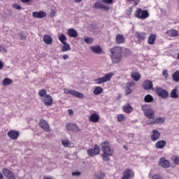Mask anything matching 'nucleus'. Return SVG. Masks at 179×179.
<instances>
[{
	"label": "nucleus",
	"mask_w": 179,
	"mask_h": 179,
	"mask_svg": "<svg viewBox=\"0 0 179 179\" xmlns=\"http://www.w3.org/2000/svg\"><path fill=\"white\" fill-rule=\"evenodd\" d=\"M101 148L102 150V160H103V162H110V156L114 155V149L111 148L110 142H108V141H105L101 143Z\"/></svg>",
	"instance_id": "f257e3e1"
},
{
	"label": "nucleus",
	"mask_w": 179,
	"mask_h": 179,
	"mask_svg": "<svg viewBox=\"0 0 179 179\" xmlns=\"http://www.w3.org/2000/svg\"><path fill=\"white\" fill-rule=\"evenodd\" d=\"M110 59L112 64H118L121 61H122V47H115L112 48L110 50Z\"/></svg>",
	"instance_id": "f03ea898"
},
{
	"label": "nucleus",
	"mask_w": 179,
	"mask_h": 179,
	"mask_svg": "<svg viewBox=\"0 0 179 179\" xmlns=\"http://www.w3.org/2000/svg\"><path fill=\"white\" fill-rule=\"evenodd\" d=\"M141 110L145 117H147L148 120H155V110L148 104L143 105Z\"/></svg>",
	"instance_id": "7ed1b4c3"
},
{
	"label": "nucleus",
	"mask_w": 179,
	"mask_h": 179,
	"mask_svg": "<svg viewBox=\"0 0 179 179\" xmlns=\"http://www.w3.org/2000/svg\"><path fill=\"white\" fill-rule=\"evenodd\" d=\"M113 75H114V73H108L105 74L104 76L103 77L94 79V82L96 85H101V83H106L107 82H110Z\"/></svg>",
	"instance_id": "20e7f679"
},
{
	"label": "nucleus",
	"mask_w": 179,
	"mask_h": 179,
	"mask_svg": "<svg viewBox=\"0 0 179 179\" xmlns=\"http://www.w3.org/2000/svg\"><path fill=\"white\" fill-rule=\"evenodd\" d=\"M134 16L138 19H141L144 20L145 19H148V17H149V13L146 10L137 8L134 13Z\"/></svg>",
	"instance_id": "39448f33"
},
{
	"label": "nucleus",
	"mask_w": 179,
	"mask_h": 179,
	"mask_svg": "<svg viewBox=\"0 0 179 179\" xmlns=\"http://www.w3.org/2000/svg\"><path fill=\"white\" fill-rule=\"evenodd\" d=\"M64 92L65 94H71L72 96H75V97H78V99H83L85 97V94H83V93L78 91L70 90L69 89L64 88Z\"/></svg>",
	"instance_id": "423d86ee"
},
{
	"label": "nucleus",
	"mask_w": 179,
	"mask_h": 179,
	"mask_svg": "<svg viewBox=\"0 0 179 179\" xmlns=\"http://www.w3.org/2000/svg\"><path fill=\"white\" fill-rule=\"evenodd\" d=\"M155 92L157 96H159L162 99H167V97H169V92L160 87H157L155 88Z\"/></svg>",
	"instance_id": "0eeeda50"
},
{
	"label": "nucleus",
	"mask_w": 179,
	"mask_h": 179,
	"mask_svg": "<svg viewBox=\"0 0 179 179\" xmlns=\"http://www.w3.org/2000/svg\"><path fill=\"white\" fill-rule=\"evenodd\" d=\"M87 153L88 156H97V155L100 154V146L95 145L94 148L88 149Z\"/></svg>",
	"instance_id": "6e6552de"
},
{
	"label": "nucleus",
	"mask_w": 179,
	"mask_h": 179,
	"mask_svg": "<svg viewBox=\"0 0 179 179\" xmlns=\"http://www.w3.org/2000/svg\"><path fill=\"white\" fill-rule=\"evenodd\" d=\"M165 121H166V118L163 117H157L156 119H155V120L148 121L147 124L148 125H157L160 124H164Z\"/></svg>",
	"instance_id": "1a4fd4ad"
},
{
	"label": "nucleus",
	"mask_w": 179,
	"mask_h": 179,
	"mask_svg": "<svg viewBox=\"0 0 179 179\" xmlns=\"http://www.w3.org/2000/svg\"><path fill=\"white\" fill-rule=\"evenodd\" d=\"M39 125L43 131L45 132H51V127H50V124L45 120H41L39 122Z\"/></svg>",
	"instance_id": "9d476101"
},
{
	"label": "nucleus",
	"mask_w": 179,
	"mask_h": 179,
	"mask_svg": "<svg viewBox=\"0 0 179 179\" xmlns=\"http://www.w3.org/2000/svg\"><path fill=\"white\" fill-rule=\"evenodd\" d=\"M41 101L45 104V106H47L48 107H50V106H52V103L54 101V100L52 99V97L49 94L45 95L44 98H42Z\"/></svg>",
	"instance_id": "9b49d317"
},
{
	"label": "nucleus",
	"mask_w": 179,
	"mask_h": 179,
	"mask_svg": "<svg viewBox=\"0 0 179 179\" xmlns=\"http://www.w3.org/2000/svg\"><path fill=\"white\" fill-rule=\"evenodd\" d=\"M66 128L67 131H71V132H79V131H80L78 125L73 123H68L66 125Z\"/></svg>",
	"instance_id": "f8f14e48"
},
{
	"label": "nucleus",
	"mask_w": 179,
	"mask_h": 179,
	"mask_svg": "<svg viewBox=\"0 0 179 179\" xmlns=\"http://www.w3.org/2000/svg\"><path fill=\"white\" fill-rule=\"evenodd\" d=\"M32 16L36 19H43L44 17H47V13L43 10H41L39 12L34 11L32 13Z\"/></svg>",
	"instance_id": "ddd939ff"
},
{
	"label": "nucleus",
	"mask_w": 179,
	"mask_h": 179,
	"mask_svg": "<svg viewBox=\"0 0 179 179\" xmlns=\"http://www.w3.org/2000/svg\"><path fill=\"white\" fill-rule=\"evenodd\" d=\"M2 173L5 177L8 179H16V177H15V174L10 171V170L8 169H3Z\"/></svg>",
	"instance_id": "4468645a"
},
{
	"label": "nucleus",
	"mask_w": 179,
	"mask_h": 179,
	"mask_svg": "<svg viewBox=\"0 0 179 179\" xmlns=\"http://www.w3.org/2000/svg\"><path fill=\"white\" fill-rule=\"evenodd\" d=\"M134 86H135V82H134V81L126 83L124 90H125L127 96H128V95L131 94V93H132V89H131V87H134Z\"/></svg>",
	"instance_id": "2eb2a0df"
},
{
	"label": "nucleus",
	"mask_w": 179,
	"mask_h": 179,
	"mask_svg": "<svg viewBox=\"0 0 179 179\" xmlns=\"http://www.w3.org/2000/svg\"><path fill=\"white\" fill-rule=\"evenodd\" d=\"M94 8L96 9H101V10H105L106 12H108V10H110V7L100 2H96L94 3Z\"/></svg>",
	"instance_id": "dca6fc26"
},
{
	"label": "nucleus",
	"mask_w": 179,
	"mask_h": 179,
	"mask_svg": "<svg viewBox=\"0 0 179 179\" xmlns=\"http://www.w3.org/2000/svg\"><path fill=\"white\" fill-rule=\"evenodd\" d=\"M160 135H161L160 132L157 129L152 130V134H151V141L152 142H156V141H159L160 138Z\"/></svg>",
	"instance_id": "f3484780"
},
{
	"label": "nucleus",
	"mask_w": 179,
	"mask_h": 179,
	"mask_svg": "<svg viewBox=\"0 0 179 179\" xmlns=\"http://www.w3.org/2000/svg\"><path fill=\"white\" fill-rule=\"evenodd\" d=\"M159 166H161V167H163L164 169H169V167H170V162L164 157L159 159Z\"/></svg>",
	"instance_id": "a211bd4d"
},
{
	"label": "nucleus",
	"mask_w": 179,
	"mask_h": 179,
	"mask_svg": "<svg viewBox=\"0 0 179 179\" xmlns=\"http://www.w3.org/2000/svg\"><path fill=\"white\" fill-rule=\"evenodd\" d=\"M134 171H132V170H131V169H127L123 173L122 179L132 178V177H134Z\"/></svg>",
	"instance_id": "6ab92c4d"
},
{
	"label": "nucleus",
	"mask_w": 179,
	"mask_h": 179,
	"mask_svg": "<svg viewBox=\"0 0 179 179\" xmlns=\"http://www.w3.org/2000/svg\"><path fill=\"white\" fill-rule=\"evenodd\" d=\"M143 87L145 90H152L153 89V83L149 80H146L143 82Z\"/></svg>",
	"instance_id": "aec40b11"
},
{
	"label": "nucleus",
	"mask_w": 179,
	"mask_h": 179,
	"mask_svg": "<svg viewBox=\"0 0 179 179\" xmlns=\"http://www.w3.org/2000/svg\"><path fill=\"white\" fill-rule=\"evenodd\" d=\"M8 136L10 139L16 140L17 138H19V133L15 130H11L8 132Z\"/></svg>",
	"instance_id": "412c9836"
},
{
	"label": "nucleus",
	"mask_w": 179,
	"mask_h": 179,
	"mask_svg": "<svg viewBox=\"0 0 179 179\" xmlns=\"http://www.w3.org/2000/svg\"><path fill=\"white\" fill-rule=\"evenodd\" d=\"M100 120V115H99V114H97L96 113H92L89 119V121H90V122H99Z\"/></svg>",
	"instance_id": "4be33fe9"
},
{
	"label": "nucleus",
	"mask_w": 179,
	"mask_h": 179,
	"mask_svg": "<svg viewBox=\"0 0 179 179\" xmlns=\"http://www.w3.org/2000/svg\"><path fill=\"white\" fill-rule=\"evenodd\" d=\"M67 34L72 38H76L78 37V31L75 29H69L67 30Z\"/></svg>",
	"instance_id": "5701e85b"
},
{
	"label": "nucleus",
	"mask_w": 179,
	"mask_h": 179,
	"mask_svg": "<svg viewBox=\"0 0 179 179\" xmlns=\"http://www.w3.org/2000/svg\"><path fill=\"white\" fill-rule=\"evenodd\" d=\"M167 145V143L164 140H161L155 143V148L157 149H164V147Z\"/></svg>",
	"instance_id": "b1692460"
},
{
	"label": "nucleus",
	"mask_w": 179,
	"mask_h": 179,
	"mask_svg": "<svg viewBox=\"0 0 179 179\" xmlns=\"http://www.w3.org/2000/svg\"><path fill=\"white\" fill-rule=\"evenodd\" d=\"M90 50L94 54H101V51H103V49L99 45L91 46Z\"/></svg>",
	"instance_id": "393cba45"
},
{
	"label": "nucleus",
	"mask_w": 179,
	"mask_h": 179,
	"mask_svg": "<svg viewBox=\"0 0 179 179\" xmlns=\"http://www.w3.org/2000/svg\"><path fill=\"white\" fill-rule=\"evenodd\" d=\"M122 110L124 113H126L127 114H131L132 113V106L129 103H127L122 106Z\"/></svg>",
	"instance_id": "a878e982"
},
{
	"label": "nucleus",
	"mask_w": 179,
	"mask_h": 179,
	"mask_svg": "<svg viewBox=\"0 0 179 179\" xmlns=\"http://www.w3.org/2000/svg\"><path fill=\"white\" fill-rule=\"evenodd\" d=\"M136 38H137L139 41H143L145 38H146V34L143 32H136L135 34Z\"/></svg>",
	"instance_id": "bb28decb"
},
{
	"label": "nucleus",
	"mask_w": 179,
	"mask_h": 179,
	"mask_svg": "<svg viewBox=\"0 0 179 179\" xmlns=\"http://www.w3.org/2000/svg\"><path fill=\"white\" fill-rule=\"evenodd\" d=\"M117 44H122L125 41V37L122 34H117L115 38Z\"/></svg>",
	"instance_id": "cd10ccee"
},
{
	"label": "nucleus",
	"mask_w": 179,
	"mask_h": 179,
	"mask_svg": "<svg viewBox=\"0 0 179 179\" xmlns=\"http://www.w3.org/2000/svg\"><path fill=\"white\" fill-rule=\"evenodd\" d=\"M43 41L45 44H47L48 45H51V44H52V38L50 35H44Z\"/></svg>",
	"instance_id": "c85d7f7f"
},
{
	"label": "nucleus",
	"mask_w": 179,
	"mask_h": 179,
	"mask_svg": "<svg viewBox=\"0 0 179 179\" xmlns=\"http://www.w3.org/2000/svg\"><path fill=\"white\" fill-rule=\"evenodd\" d=\"M155 41H156V34H151L148 38V44L153 45V44H155Z\"/></svg>",
	"instance_id": "c756f323"
},
{
	"label": "nucleus",
	"mask_w": 179,
	"mask_h": 179,
	"mask_svg": "<svg viewBox=\"0 0 179 179\" xmlns=\"http://www.w3.org/2000/svg\"><path fill=\"white\" fill-rule=\"evenodd\" d=\"M166 34H168V36H169L170 37H177V36H179L178 31L175 29L167 31Z\"/></svg>",
	"instance_id": "7c9ffc66"
},
{
	"label": "nucleus",
	"mask_w": 179,
	"mask_h": 179,
	"mask_svg": "<svg viewBox=\"0 0 179 179\" xmlns=\"http://www.w3.org/2000/svg\"><path fill=\"white\" fill-rule=\"evenodd\" d=\"M131 76L135 82H138L141 79V74L138 72L131 73Z\"/></svg>",
	"instance_id": "2f4dec72"
},
{
	"label": "nucleus",
	"mask_w": 179,
	"mask_h": 179,
	"mask_svg": "<svg viewBox=\"0 0 179 179\" xmlns=\"http://www.w3.org/2000/svg\"><path fill=\"white\" fill-rule=\"evenodd\" d=\"M178 89L174 88L172 90L170 94V97L171 99H178V94H177Z\"/></svg>",
	"instance_id": "473e14b6"
},
{
	"label": "nucleus",
	"mask_w": 179,
	"mask_h": 179,
	"mask_svg": "<svg viewBox=\"0 0 179 179\" xmlns=\"http://www.w3.org/2000/svg\"><path fill=\"white\" fill-rule=\"evenodd\" d=\"M3 86H9L13 83V80L10 78H6L3 80Z\"/></svg>",
	"instance_id": "72a5a7b5"
},
{
	"label": "nucleus",
	"mask_w": 179,
	"mask_h": 179,
	"mask_svg": "<svg viewBox=\"0 0 179 179\" xmlns=\"http://www.w3.org/2000/svg\"><path fill=\"white\" fill-rule=\"evenodd\" d=\"M172 79H173V82L178 83V82H179V71H176L174 73H173Z\"/></svg>",
	"instance_id": "f704fd0d"
},
{
	"label": "nucleus",
	"mask_w": 179,
	"mask_h": 179,
	"mask_svg": "<svg viewBox=\"0 0 179 179\" xmlns=\"http://www.w3.org/2000/svg\"><path fill=\"white\" fill-rule=\"evenodd\" d=\"M63 44H64V45L62 48V52H66V51H70L71 50V45H69V44L66 43V42H65Z\"/></svg>",
	"instance_id": "c9c22d12"
},
{
	"label": "nucleus",
	"mask_w": 179,
	"mask_h": 179,
	"mask_svg": "<svg viewBox=\"0 0 179 179\" xmlns=\"http://www.w3.org/2000/svg\"><path fill=\"white\" fill-rule=\"evenodd\" d=\"M103 92V88L101 87H96L94 90V94L95 96H99V94H101Z\"/></svg>",
	"instance_id": "e433bc0d"
},
{
	"label": "nucleus",
	"mask_w": 179,
	"mask_h": 179,
	"mask_svg": "<svg viewBox=\"0 0 179 179\" xmlns=\"http://www.w3.org/2000/svg\"><path fill=\"white\" fill-rule=\"evenodd\" d=\"M144 101L145 103H152L153 101V96L150 94H148L144 97Z\"/></svg>",
	"instance_id": "4c0bfd02"
},
{
	"label": "nucleus",
	"mask_w": 179,
	"mask_h": 179,
	"mask_svg": "<svg viewBox=\"0 0 179 179\" xmlns=\"http://www.w3.org/2000/svg\"><path fill=\"white\" fill-rule=\"evenodd\" d=\"M117 120L118 122H122L125 121V120H127V117H125V115H124L123 114H119L117 115Z\"/></svg>",
	"instance_id": "58836bf2"
},
{
	"label": "nucleus",
	"mask_w": 179,
	"mask_h": 179,
	"mask_svg": "<svg viewBox=\"0 0 179 179\" xmlns=\"http://www.w3.org/2000/svg\"><path fill=\"white\" fill-rule=\"evenodd\" d=\"M104 178V173L103 172H97L95 173L94 179H103Z\"/></svg>",
	"instance_id": "ea45409f"
},
{
	"label": "nucleus",
	"mask_w": 179,
	"mask_h": 179,
	"mask_svg": "<svg viewBox=\"0 0 179 179\" xmlns=\"http://www.w3.org/2000/svg\"><path fill=\"white\" fill-rule=\"evenodd\" d=\"M171 160H172V162H173L174 164H176V166L179 165V156L178 155H173L171 157Z\"/></svg>",
	"instance_id": "a19ab883"
},
{
	"label": "nucleus",
	"mask_w": 179,
	"mask_h": 179,
	"mask_svg": "<svg viewBox=\"0 0 179 179\" xmlns=\"http://www.w3.org/2000/svg\"><path fill=\"white\" fill-rule=\"evenodd\" d=\"M38 95L40 97H42V99H44L45 96H48V94H47V91L45 90H39Z\"/></svg>",
	"instance_id": "79ce46f5"
},
{
	"label": "nucleus",
	"mask_w": 179,
	"mask_h": 179,
	"mask_svg": "<svg viewBox=\"0 0 179 179\" xmlns=\"http://www.w3.org/2000/svg\"><path fill=\"white\" fill-rule=\"evenodd\" d=\"M59 40L61 41V43H62V44H65V43H66L67 38L65 34H62L59 36Z\"/></svg>",
	"instance_id": "37998d69"
},
{
	"label": "nucleus",
	"mask_w": 179,
	"mask_h": 179,
	"mask_svg": "<svg viewBox=\"0 0 179 179\" xmlns=\"http://www.w3.org/2000/svg\"><path fill=\"white\" fill-rule=\"evenodd\" d=\"M62 143L64 148H69L71 146V141L69 140H63Z\"/></svg>",
	"instance_id": "c03bdc74"
},
{
	"label": "nucleus",
	"mask_w": 179,
	"mask_h": 179,
	"mask_svg": "<svg viewBox=\"0 0 179 179\" xmlns=\"http://www.w3.org/2000/svg\"><path fill=\"white\" fill-rule=\"evenodd\" d=\"M123 54H124V57H129V55H131V52L129 49H125L123 52Z\"/></svg>",
	"instance_id": "a18cd8bd"
},
{
	"label": "nucleus",
	"mask_w": 179,
	"mask_h": 179,
	"mask_svg": "<svg viewBox=\"0 0 179 179\" xmlns=\"http://www.w3.org/2000/svg\"><path fill=\"white\" fill-rule=\"evenodd\" d=\"M85 41L86 44H92L93 43V38L87 37L85 38Z\"/></svg>",
	"instance_id": "49530a36"
},
{
	"label": "nucleus",
	"mask_w": 179,
	"mask_h": 179,
	"mask_svg": "<svg viewBox=\"0 0 179 179\" xmlns=\"http://www.w3.org/2000/svg\"><path fill=\"white\" fill-rule=\"evenodd\" d=\"M152 179H164L160 174H155L152 176Z\"/></svg>",
	"instance_id": "de8ad7c7"
},
{
	"label": "nucleus",
	"mask_w": 179,
	"mask_h": 179,
	"mask_svg": "<svg viewBox=\"0 0 179 179\" xmlns=\"http://www.w3.org/2000/svg\"><path fill=\"white\" fill-rule=\"evenodd\" d=\"M162 76L165 78V79H169V73L167 72V70H164L162 71Z\"/></svg>",
	"instance_id": "09e8293b"
},
{
	"label": "nucleus",
	"mask_w": 179,
	"mask_h": 179,
	"mask_svg": "<svg viewBox=\"0 0 179 179\" xmlns=\"http://www.w3.org/2000/svg\"><path fill=\"white\" fill-rule=\"evenodd\" d=\"M13 8H14L15 9H17V10H20V9H22V6L16 3L13 4Z\"/></svg>",
	"instance_id": "8fccbe9b"
},
{
	"label": "nucleus",
	"mask_w": 179,
	"mask_h": 179,
	"mask_svg": "<svg viewBox=\"0 0 179 179\" xmlns=\"http://www.w3.org/2000/svg\"><path fill=\"white\" fill-rule=\"evenodd\" d=\"M19 37L20 40H26V36L23 33H20Z\"/></svg>",
	"instance_id": "3c124183"
},
{
	"label": "nucleus",
	"mask_w": 179,
	"mask_h": 179,
	"mask_svg": "<svg viewBox=\"0 0 179 179\" xmlns=\"http://www.w3.org/2000/svg\"><path fill=\"white\" fill-rule=\"evenodd\" d=\"M103 2L106 5H110L113 2V0H103Z\"/></svg>",
	"instance_id": "603ef678"
},
{
	"label": "nucleus",
	"mask_w": 179,
	"mask_h": 179,
	"mask_svg": "<svg viewBox=\"0 0 179 179\" xmlns=\"http://www.w3.org/2000/svg\"><path fill=\"white\" fill-rule=\"evenodd\" d=\"M72 176H76V177H79V176H80V172L79 171L73 172Z\"/></svg>",
	"instance_id": "864d4df0"
},
{
	"label": "nucleus",
	"mask_w": 179,
	"mask_h": 179,
	"mask_svg": "<svg viewBox=\"0 0 179 179\" xmlns=\"http://www.w3.org/2000/svg\"><path fill=\"white\" fill-rule=\"evenodd\" d=\"M55 13H57V11H55L54 9H52L50 12L51 16H55Z\"/></svg>",
	"instance_id": "5fc2aeb1"
},
{
	"label": "nucleus",
	"mask_w": 179,
	"mask_h": 179,
	"mask_svg": "<svg viewBox=\"0 0 179 179\" xmlns=\"http://www.w3.org/2000/svg\"><path fill=\"white\" fill-rule=\"evenodd\" d=\"M5 51H6V50H5V48H3V46L0 45V52H5Z\"/></svg>",
	"instance_id": "6e6d98bb"
},
{
	"label": "nucleus",
	"mask_w": 179,
	"mask_h": 179,
	"mask_svg": "<svg viewBox=\"0 0 179 179\" xmlns=\"http://www.w3.org/2000/svg\"><path fill=\"white\" fill-rule=\"evenodd\" d=\"M68 58H69V56H68V55H63V59H64V61H66Z\"/></svg>",
	"instance_id": "4d7b16f0"
},
{
	"label": "nucleus",
	"mask_w": 179,
	"mask_h": 179,
	"mask_svg": "<svg viewBox=\"0 0 179 179\" xmlns=\"http://www.w3.org/2000/svg\"><path fill=\"white\" fill-rule=\"evenodd\" d=\"M68 113L69 115H72L73 114V110L72 109H69Z\"/></svg>",
	"instance_id": "13d9d810"
},
{
	"label": "nucleus",
	"mask_w": 179,
	"mask_h": 179,
	"mask_svg": "<svg viewBox=\"0 0 179 179\" xmlns=\"http://www.w3.org/2000/svg\"><path fill=\"white\" fill-rule=\"evenodd\" d=\"M24 3H27V2H30V0H21Z\"/></svg>",
	"instance_id": "bf43d9fd"
},
{
	"label": "nucleus",
	"mask_w": 179,
	"mask_h": 179,
	"mask_svg": "<svg viewBox=\"0 0 179 179\" xmlns=\"http://www.w3.org/2000/svg\"><path fill=\"white\" fill-rule=\"evenodd\" d=\"M2 68H3V63H2V62L0 61V69H2Z\"/></svg>",
	"instance_id": "052dcab7"
},
{
	"label": "nucleus",
	"mask_w": 179,
	"mask_h": 179,
	"mask_svg": "<svg viewBox=\"0 0 179 179\" xmlns=\"http://www.w3.org/2000/svg\"><path fill=\"white\" fill-rule=\"evenodd\" d=\"M0 179H3V175L0 172Z\"/></svg>",
	"instance_id": "680f3d73"
},
{
	"label": "nucleus",
	"mask_w": 179,
	"mask_h": 179,
	"mask_svg": "<svg viewBox=\"0 0 179 179\" xmlns=\"http://www.w3.org/2000/svg\"><path fill=\"white\" fill-rule=\"evenodd\" d=\"M76 3L82 2L83 0H74Z\"/></svg>",
	"instance_id": "e2e57ef3"
},
{
	"label": "nucleus",
	"mask_w": 179,
	"mask_h": 179,
	"mask_svg": "<svg viewBox=\"0 0 179 179\" xmlns=\"http://www.w3.org/2000/svg\"><path fill=\"white\" fill-rule=\"evenodd\" d=\"M43 179H52L51 178L44 177Z\"/></svg>",
	"instance_id": "0e129e2a"
},
{
	"label": "nucleus",
	"mask_w": 179,
	"mask_h": 179,
	"mask_svg": "<svg viewBox=\"0 0 179 179\" xmlns=\"http://www.w3.org/2000/svg\"><path fill=\"white\" fill-rule=\"evenodd\" d=\"M129 2H132V1H135V0H127Z\"/></svg>",
	"instance_id": "69168bd1"
}]
</instances>
